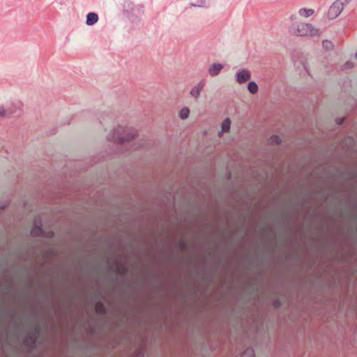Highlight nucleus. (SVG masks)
Instances as JSON below:
<instances>
[{
	"label": "nucleus",
	"mask_w": 357,
	"mask_h": 357,
	"mask_svg": "<svg viewBox=\"0 0 357 357\" xmlns=\"http://www.w3.org/2000/svg\"><path fill=\"white\" fill-rule=\"evenodd\" d=\"M100 123L101 124L102 123V119H100Z\"/></svg>",
	"instance_id": "30"
},
{
	"label": "nucleus",
	"mask_w": 357,
	"mask_h": 357,
	"mask_svg": "<svg viewBox=\"0 0 357 357\" xmlns=\"http://www.w3.org/2000/svg\"><path fill=\"white\" fill-rule=\"evenodd\" d=\"M345 66H346V68H349L351 67V63H349V62H347L346 64H345Z\"/></svg>",
	"instance_id": "27"
},
{
	"label": "nucleus",
	"mask_w": 357,
	"mask_h": 357,
	"mask_svg": "<svg viewBox=\"0 0 357 357\" xmlns=\"http://www.w3.org/2000/svg\"><path fill=\"white\" fill-rule=\"evenodd\" d=\"M43 234V229L42 227L41 221H38V218L35 219L34 225L31 230V235L33 237H39L42 236Z\"/></svg>",
	"instance_id": "7"
},
{
	"label": "nucleus",
	"mask_w": 357,
	"mask_h": 357,
	"mask_svg": "<svg viewBox=\"0 0 357 357\" xmlns=\"http://www.w3.org/2000/svg\"><path fill=\"white\" fill-rule=\"evenodd\" d=\"M347 5L340 0H336L329 8L328 17L331 20H334L338 17Z\"/></svg>",
	"instance_id": "3"
},
{
	"label": "nucleus",
	"mask_w": 357,
	"mask_h": 357,
	"mask_svg": "<svg viewBox=\"0 0 357 357\" xmlns=\"http://www.w3.org/2000/svg\"><path fill=\"white\" fill-rule=\"evenodd\" d=\"M6 113L7 114H11V112L8 110H4V107H0V116H3V114Z\"/></svg>",
	"instance_id": "23"
},
{
	"label": "nucleus",
	"mask_w": 357,
	"mask_h": 357,
	"mask_svg": "<svg viewBox=\"0 0 357 357\" xmlns=\"http://www.w3.org/2000/svg\"><path fill=\"white\" fill-rule=\"evenodd\" d=\"M179 244H180V247L182 250H184L186 248L187 244L184 240H181Z\"/></svg>",
	"instance_id": "24"
},
{
	"label": "nucleus",
	"mask_w": 357,
	"mask_h": 357,
	"mask_svg": "<svg viewBox=\"0 0 357 357\" xmlns=\"http://www.w3.org/2000/svg\"><path fill=\"white\" fill-rule=\"evenodd\" d=\"M95 310L99 315H105L107 313V309L102 301H98L95 305Z\"/></svg>",
	"instance_id": "11"
},
{
	"label": "nucleus",
	"mask_w": 357,
	"mask_h": 357,
	"mask_svg": "<svg viewBox=\"0 0 357 357\" xmlns=\"http://www.w3.org/2000/svg\"><path fill=\"white\" fill-rule=\"evenodd\" d=\"M352 207L357 209V204H354Z\"/></svg>",
	"instance_id": "29"
},
{
	"label": "nucleus",
	"mask_w": 357,
	"mask_h": 357,
	"mask_svg": "<svg viewBox=\"0 0 357 357\" xmlns=\"http://www.w3.org/2000/svg\"><path fill=\"white\" fill-rule=\"evenodd\" d=\"M344 119H336V123L338 125V126H341L344 123Z\"/></svg>",
	"instance_id": "25"
},
{
	"label": "nucleus",
	"mask_w": 357,
	"mask_h": 357,
	"mask_svg": "<svg viewBox=\"0 0 357 357\" xmlns=\"http://www.w3.org/2000/svg\"><path fill=\"white\" fill-rule=\"evenodd\" d=\"M323 46L326 49H329L331 47L332 43L328 40H324L323 41Z\"/></svg>",
	"instance_id": "22"
},
{
	"label": "nucleus",
	"mask_w": 357,
	"mask_h": 357,
	"mask_svg": "<svg viewBox=\"0 0 357 357\" xmlns=\"http://www.w3.org/2000/svg\"><path fill=\"white\" fill-rule=\"evenodd\" d=\"M314 10L311 8H303L298 10L299 15L301 16H303L305 17H308L314 14Z\"/></svg>",
	"instance_id": "12"
},
{
	"label": "nucleus",
	"mask_w": 357,
	"mask_h": 357,
	"mask_svg": "<svg viewBox=\"0 0 357 357\" xmlns=\"http://www.w3.org/2000/svg\"><path fill=\"white\" fill-rule=\"evenodd\" d=\"M296 16L295 15H292L290 18L293 21L294 19H296Z\"/></svg>",
	"instance_id": "28"
},
{
	"label": "nucleus",
	"mask_w": 357,
	"mask_h": 357,
	"mask_svg": "<svg viewBox=\"0 0 357 357\" xmlns=\"http://www.w3.org/2000/svg\"><path fill=\"white\" fill-rule=\"evenodd\" d=\"M356 57L357 58V52H356Z\"/></svg>",
	"instance_id": "31"
},
{
	"label": "nucleus",
	"mask_w": 357,
	"mask_h": 357,
	"mask_svg": "<svg viewBox=\"0 0 357 357\" xmlns=\"http://www.w3.org/2000/svg\"><path fill=\"white\" fill-rule=\"evenodd\" d=\"M98 21V15L96 13H89L86 15V24L88 26H93Z\"/></svg>",
	"instance_id": "10"
},
{
	"label": "nucleus",
	"mask_w": 357,
	"mask_h": 357,
	"mask_svg": "<svg viewBox=\"0 0 357 357\" xmlns=\"http://www.w3.org/2000/svg\"><path fill=\"white\" fill-rule=\"evenodd\" d=\"M206 0H195L191 5L196 7H203L206 6Z\"/></svg>",
	"instance_id": "18"
},
{
	"label": "nucleus",
	"mask_w": 357,
	"mask_h": 357,
	"mask_svg": "<svg viewBox=\"0 0 357 357\" xmlns=\"http://www.w3.org/2000/svg\"><path fill=\"white\" fill-rule=\"evenodd\" d=\"M273 304L275 308H280L282 306V302L279 299H275Z\"/></svg>",
	"instance_id": "21"
},
{
	"label": "nucleus",
	"mask_w": 357,
	"mask_h": 357,
	"mask_svg": "<svg viewBox=\"0 0 357 357\" xmlns=\"http://www.w3.org/2000/svg\"><path fill=\"white\" fill-rule=\"evenodd\" d=\"M4 110H8L9 112H11V114H3L4 117H10L13 116H19L20 114V109L18 105L15 104H12L10 106H7L6 108H4Z\"/></svg>",
	"instance_id": "9"
},
{
	"label": "nucleus",
	"mask_w": 357,
	"mask_h": 357,
	"mask_svg": "<svg viewBox=\"0 0 357 357\" xmlns=\"http://www.w3.org/2000/svg\"><path fill=\"white\" fill-rule=\"evenodd\" d=\"M248 89L252 94H255L258 91V86L255 82H250L248 84Z\"/></svg>",
	"instance_id": "14"
},
{
	"label": "nucleus",
	"mask_w": 357,
	"mask_h": 357,
	"mask_svg": "<svg viewBox=\"0 0 357 357\" xmlns=\"http://www.w3.org/2000/svg\"><path fill=\"white\" fill-rule=\"evenodd\" d=\"M251 77L250 71L247 69L239 70L236 73V79L238 84H243Z\"/></svg>",
	"instance_id": "5"
},
{
	"label": "nucleus",
	"mask_w": 357,
	"mask_h": 357,
	"mask_svg": "<svg viewBox=\"0 0 357 357\" xmlns=\"http://www.w3.org/2000/svg\"><path fill=\"white\" fill-rule=\"evenodd\" d=\"M137 135V130L132 128H124L119 126L112 130L107 135V139L114 142L119 151L126 153L131 141Z\"/></svg>",
	"instance_id": "1"
},
{
	"label": "nucleus",
	"mask_w": 357,
	"mask_h": 357,
	"mask_svg": "<svg viewBox=\"0 0 357 357\" xmlns=\"http://www.w3.org/2000/svg\"><path fill=\"white\" fill-rule=\"evenodd\" d=\"M268 142L271 145H279L282 142V139L278 135H272L268 139Z\"/></svg>",
	"instance_id": "15"
},
{
	"label": "nucleus",
	"mask_w": 357,
	"mask_h": 357,
	"mask_svg": "<svg viewBox=\"0 0 357 357\" xmlns=\"http://www.w3.org/2000/svg\"><path fill=\"white\" fill-rule=\"evenodd\" d=\"M223 68V65L218 63L211 64L208 68V74L211 77H215Z\"/></svg>",
	"instance_id": "8"
},
{
	"label": "nucleus",
	"mask_w": 357,
	"mask_h": 357,
	"mask_svg": "<svg viewBox=\"0 0 357 357\" xmlns=\"http://www.w3.org/2000/svg\"><path fill=\"white\" fill-rule=\"evenodd\" d=\"M206 85V82L204 80H202L199 82L195 86H194L190 91V94L192 97H193L195 99H198L200 96L201 91L204 89V87Z\"/></svg>",
	"instance_id": "6"
},
{
	"label": "nucleus",
	"mask_w": 357,
	"mask_h": 357,
	"mask_svg": "<svg viewBox=\"0 0 357 357\" xmlns=\"http://www.w3.org/2000/svg\"><path fill=\"white\" fill-rule=\"evenodd\" d=\"M231 121L229 118L225 119L221 125V132H227L230 130Z\"/></svg>",
	"instance_id": "13"
},
{
	"label": "nucleus",
	"mask_w": 357,
	"mask_h": 357,
	"mask_svg": "<svg viewBox=\"0 0 357 357\" xmlns=\"http://www.w3.org/2000/svg\"><path fill=\"white\" fill-rule=\"evenodd\" d=\"M190 109L188 107L182 108L179 112V117L181 119H186L189 116Z\"/></svg>",
	"instance_id": "16"
},
{
	"label": "nucleus",
	"mask_w": 357,
	"mask_h": 357,
	"mask_svg": "<svg viewBox=\"0 0 357 357\" xmlns=\"http://www.w3.org/2000/svg\"><path fill=\"white\" fill-rule=\"evenodd\" d=\"M7 206L6 204H0V211L3 210Z\"/></svg>",
	"instance_id": "26"
},
{
	"label": "nucleus",
	"mask_w": 357,
	"mask_h": 357,
	"mask_svg": "<svg viewBox=\"0 0 357 357\" xmlns=\"http://www.w3.org/2000/svg\"><path fill=\"white\" fill-rule=\"evenodd\" d=\"M40 333V328L36 327L29 334L26 336L25 342L30 344L31 348L35 347L38 338Z\"/></svg>",
	"instance_id": "4"
},
{
	"label": "nucleus",
	"mask_w": 357,
	"mask_h": 357,
	"mask_svg": "<svg viewBox=\"0 0 357 357\" xmlns=\"http://www.w3.org/2000/svg\"><path fill=\"white\" fill-rule=\"evenodd\" d=\"M54 235H55V234L53 231H45L43 230V234L42 236L47 238H52L54 237Z\"/></svg>",
	"instance_id": "19"
},
{
	"label": "nucleus",
	"mask_w": 357,
	"mask_h": 357,
	"mask_svg": "<svg viewBox=\"0 0 357 357\" xmlns=\"http://www.w3.org/2000/svg\"><path fill=\"white\" fill-rule=\"evenodd\" d=\"M144 146V142H140L138 143L132 144V148L135 150V149H138L139 148L143 147Z\"/></svg>",
	"instance_id": "20"
},
{
	"label": "nucleus",
	"mask_w": 357,
	"mask_h": 357,
	"mask_svg": "<svg viewBox=\"0 0 357 357\" xmlns=\"http://www.w3.org/2000/svg\"><path fill=\"white\" fill-rule=\"evenodd\" d=\"M241 357H255L254 349L252 348L246 349Z\"/></svg>",
	"instance_id": "17"
},
{
	"label": "nucleus",
	"mask_w": 357,
	"mask_h": 357,
	"mask_svg": "<svg viewBox=\"0 0 357 357\" xmlns=\"http://www.w3.org/2000/svg\"><path fill=\"white\" fill-rule=\"evenodd\" d=\"M289 31L293 35L299 36H316L319 35V30L310 23L293 24L289 27Z\"/></svg>",
	"instance_id": "2"
}]
</instances>
